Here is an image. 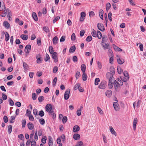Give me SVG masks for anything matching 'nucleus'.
I'll list each match as a JSON object with an SVG mask.
<instances>
[{
	"label": "nucleus",
	"mask_w": 146,
	"mask_h": 146,
	"mask_svg": "<svg viewBox=\"0 0 146 146\" xmlns=\"http://www.w3.org/2000/svg\"><path fill=\"white\" fill-rule=\"evenodd\" d=\"M97 109L100 114L102 115H103L104 113L102 109L99 107H97Z\"/></svg>",
	"instance_id": "nucleus-37"
},
{
	"label": "nucleus",
	"mask_w": 146,
	"mask_h": 146,
	"mask_svg": "<svg viewBox=\"0 0 146 146\" xmlns=\"http://www.w3.org/2000/svg\"><path fill=\"white\" fill-rule=\"evenodd\" d=\"M52 106L51 104H48L45 106V110L48 112L50 115L52 116L54 118L56 117V114L54 113L53 111L52 110Z\"/></svg>",
	"instance_id": "nucleus-1"
},
{
	"label": "nucleus",
	"mask_w": 146,
	"mask_h": 146,
	"mask_svg": "<svg viewBox=\"0 0 146 146\" xmlns=\"http://www.w3.org/2000/svg\"><path fill=\"white\" fill-rule=\"evenodd\" d=\"M44 97L42 96H39L38 98V101L40 102H41L44 100Z\"/></svg>",
	"instance_id": "nucleus-45"
},
{
	"label": "nucleus",
	"mask_w": 146,
	"mask_h": 146,
	"mask_svg": "<svg viewBox=\"0 0 146 146\" xmlns=\"http://www.w3.org/2000/svg\"><path fill=\"white\" fill-rule=\"evenodd\" d=\"M80 86V83H78L76 84L74 87V90H76L77 89H78L79 87Z\"/></svg>",
	"instance_id": "nucleus-30"
},
{
	"label": "nucleus",
	"mask_w": 146,
	"mask_h": 146,
	"mask_svg": "<svg viewBox=\"0 0 146 146\" xmlns=\"http://www.w3.org/2000/svg\"><path fill=\"white\" fill-rule=\"evenodd\" d=\"M46 136H44L41 139V141L43 143H46Z\"/></svg>",
	"instance_id": "nucleus-40"
},
{
	"label": "nucleus",
	"mask_w": 146,
	"mask_h": 146,
	"mask_svg": "<svg viewBox=\"0 0 146 146\" xmlns=\"http://www.w3.org/2000/svg\"><path fill=\"white\" fill-rule=\"evenodd\" d=\"M97 27L98 29L101 31H104L105 30V29L103 25L101 23H99L98 24Z\"/></svg>",
	"instance_id": "nucleus-6"
},
{
	"label": "nucleus",
	"mask_w": 146,
	"mask_h": 146,
	"mask_svg": "<svg viewBox=\"0 0 146 146\" xmlns=\"http://www.w3.org/2000/svg\"><path fill=\"white\" fill-rule=\"evenodd\" d=\"M111 7V4L109 3H107L106 5V9L107 11H108Z\"/></svg>",
	"instance_id": "nucleus-38"
},
{
	"label": "nucleus",
	"mask_w": 146,
	"mask_h": 146,
	"mask_svg": "<svg viewBox=\"0 0 146 146\" xmlns=\"http://www.w3.org/2000/svg\"><path fill=\"white\" fill-rule=\"evenodd\" d=\"M6 12H7L8 13L7 14V16L9 20H10L11 18V16H12L11 12L8 9H7Z\"/></svg>",
	"instance_id": "nucleus-21"
},
{
	"label": "nucleus",
	"mask_w": 146,
	"mask_h": 146,
	"mask_svg": "<svg viewBox=\"0 0 146 146\" xmlns=\"http://www.w3.org/2000/svg\"><path fill=\"white\" fill-rule=\"evenodd\" d=\"M113 105L114 109L115 111H118L119 110V108L117 102H114L113 103Z\"/></svg>",
	"instance_id": "nucleus-8"
},
{
	"label": "nucleus",
	"mask_w": 146,
	"mask_h": 146,
	"mask_svg": "<svg viewBox=\"0 0 146 146\" xmlns=\"http://www.w3.org/2000/svg\"><path fill=\"white\" fill-rule=\"evenodd\" d=\"M103 10L102 9H100L99 12V14L100 18L102 20L103 19Z\"/></svg>",
	"instance_id": "nucleus-16"
},
{
	"label": "nucleus",
	"mask_w": 146,
	"mask_h": 146,
	"mask_svg": "<svg viewBox=\"0 0 146 146\" xmlns=\"http://www.w3.org/2000/svg\"><path fill=\"white\" fill-rule=\"evenodd\" d=\"M107 82L105 81H102L98 86V88L101 89H104L106 86Z\"/></svg>",
	"instance_id": "nucleus-3"
},
{
	"label": "nucleus",
	"mask_w": 146,
	"mask_h": 146,
	"mask_svg": "<svg viewBox=\"0 0 146 146\" xmlns=\"http://www.w3.org/2000/svg\"><path fill=\"white\" fill-rule=\"evenodd\" d=\"M100 81L99 78H97L95 79V84L96 85H97L98 84V82Z\"/></svg>",
	"instance_id": "nucleus-57"
},
{
	"label": "nucleus",
	"mask_w": 146,
	"mask_h": 146,
	"mask_svg": "<svg viewBox=\"0 0 146 146\" xmlns=\"http://www.w3.org/2000/svg\"><path fill=\"white\" fill-rule=\"evenodd\" d=\"M57 55V53L56 52H54L52 55V58L54 60L55 62H56L58 61V59Z\"/></svg>",
	"instance_id": "nucleus-5"
},
{
	"label": "nucleus",
	"mask_w": 146,
	"mask_h": 146,
	"mask_svg": "<svg viewBox=\"0 0 146 146\" xmlns=\"http://www.w3.org/2000/svg\"><path fill=\"white\" fill-rule=\"evenodd\" d=\"M48 139L49 140L48 145L49 146H52L53 145L52 139L50 136H48Z\"/></svg>",
	"instance_id": "nucleus-13"
},
{
	"label": "nucleus",
	"mask_w": 146,
	"mask_h": 146,
	"mask_svg": "<svg viewBox=\"0 0 146 146\" xmlns=\"http://www.w3.org/2000/svg\"><path fill=\"white\" fill-rule=\"evenodd\" d=\"M92 39V36H88L86 38V40L88 42H90Z\"/></svg>",
	"instance_id": "nucleus-55"
},
{
	"label": "nucleus",
	"mask_w": 146,
	"mask_h": 146,
	"mask_svg": "<svg viewBox=\"0 0 146 146\" xmlns=\"http://www.w3.org/2000/svg\"><path fill=\"white\" fill-rule=\"evenodd\" d=\"M27 126L28 128L30 130L32 129L34 127L33 124L31 122H29L28 123Z\"/></svg>",
	"instance_id": "nucleus-22"
},
{
	"label": "nucleus",
	"mask_w": 146,
	"mask_h": 146,
	"mask_svg": "<svg viewBox=\"0 0 146 146\" xmlns=\"http://www.w3.org/2000/svg\"><path fill=\"white\" fill-rule=\"evenodd\" d=\"M36 59V62L37 63L39 64L42 62V59L41 58V57H39Z\"/></svg>",
	"instance_id": "nucleus-39"
},
{
	"label": "nucleus",
	"mask_w": 146,
	"mask_h": 146,
	"mask_svg": "<svg viewBox=\"0 0 146 146\" xmlns=\"http://www.w3.org/2000/svg\"><path fill=\"white\" fill-rule=\"evenodd\" d=\"M9 104L11 105V106H13L14 105V102L11 98L9 99Z\"/></svg>",
	"instance_id": "nucleus-60"
},
{
	"label": "nucleus",
	"mask_w": 146,
	"mask_h": 146,
	"mask_svg": "<svg viewBox=\"0 0 146 146\" xmlns=\"http://www.w3.org/2000/svg\"><path fill=\"white\" fill-rule=\"evenodd\" d=\"M112 93V91L111 90H109L106 92L105 94L107 96L110 97L111 96Z\"/></svg>",
	"instance_id": "nucleus-14"
},
{
	"label": "nucleus",
	"mask_w": 146,
	"mask_h": 146,
	"mask_svg": "<svg viewBox=\"0 0 146 146\" xmlns=\"http://www.w3.org/2000/svg\"><path fill=\"white\" fill-rule=\"evenodd\" d=\"M108 54L109 56H113V52L110 49H109L108 51Z\"/></svg>",
	"instance_id": "nucleus-41"
},
{
	"label": "nucleus",
	"mask_w": 146,
	"mask_h": 146,
	"mask_svg": "<svg viewBox=\"0 0 146 146\" xmlns=\"http://www.w3.org/2000/svg\"><path fill=\"white\" fill-rule=\"evenodd\" d=\"M31 46L30 44L27 45L25 47V52L26 53H29V51L31 50Z\"/></svg>",
	"instance_id": "nucleus-9"
},
{
	"label": "nucleus",
	"mask_w": 146,
	"mask_h": 146,
	"mask_svg": "<svg viewBox=\"0 0 146 146\" xmlns=\"http://www.w3.org/2000/svg\"><path fill=\"white\" fill-rule=\"evenodd\" d=\"M39 121L41 125H44L45 123V121L43 118H41L39 119Z\"/></svg>",
	"instance_id": "nucleus-56"
},
{
	"label": "nucleus",
	"mask_w": 146,
	"mask_h": 146,
	"mask_svg": "<svg viewBox=\"0 0 146 146\" xmlns=\"http://www.w3.org/2000/svg\"><path fill=\"white\" fill-rule=\"evenodd\" d=\"M70 92V90L69 89H67L64 95V99L65 100H67L69 98Z\"/></svg>",
	"instance_id": "nucleus-4"
},
{
	"label": "nucleus",
	"mask_w": 146,
	"mask_h": 146,
	"mask_svg": "<svg viewBox=\"0 0 146 146\" xmlns=\"http://www.w3.org/2000/svg\"><path fill=\"white\" fill-rule=\"evenodd\" d=\"M32 97L33 100H35L37 98L36 94L35 93H33L32 94Z\"/></svg>",
	"instance_id": "nucleus-35"
},
{
	"label": "nucleus",
	"mask_w": 146,
	"mask_h": 146,
	"mask_svg": "<svg viewBox=\"0 0 146 146\" xmlns=\"http://www.w3.org/2000/svg\"><path fill=\"white\" fill-rule=\"evenodd\" d=\"M90 17H94L95 15V13L93 11H91L89 13Z\"/></svg>",
	"instance_id": "nucleus-53"
},
{
	"label": "nucleus",
	"mask_w": 146,
	"mask_h": 146,
	"mask_svg": "<svg viewBox=\"0 0 146 146\" xmlns=\"http://www.w3.org/2000/svg\"><path fill=\"white\" fill-rule=\"evenodd\" d=\"M26 123V121L25 119H23L22 121V128H24L25 126Z\"/></svg>",
	"instance_id": "nucleus-46"
},
{
	"label": "nucleus",
	"mask_w": 146,
	"mask_h": 146,
	"mask_svg": "<svg viewBox=\"0 0 146 146\" xmlns=\"http://www.w3.org/2000/svg\"><path fill=\"white\" fill-rule=\"evenodd\" d=\"M37 43L38 46L41 44V39L40 38H38L37 40Z\"/></svg>",
	"instance_id": "nucleus-52"
},
{
	"label": "nucleus",
	"mask_w": 146,
	"mask_h": 146,
	"mask_svg": "<svg viewBox=\"0 0 146 146\" xmlns=\"http://www.w3.org/2000/svg\"><path fill=\"white\" fill-rule=\"evenodd\" d=\"M83 142L82 141H80L78 142L76 144V145L77 146H82L83 145Z\"/></svg>",
	"instance_id": "nucleus-64"
},
{
	"label": "nucleus",
	"mask_w": 146,
	"mask_h": 146,
	"mask_svg": "<svg viewBox=\"0 0 146 146\" xmlns=\"http://www.w3.org/2000/svg\"><path fill=\"white\" fill-rule=\"evenodd\" d=\"M50 59V58L48 54L46 53V55L45 58L44 59V60L46 62L47 61Z\"/></svg>",
	"instance_id": "nucleus-54"
},
{
	"label": "nucleus",
	"mask_w": 146,
	"mask_h": 146,
	"mask_svg": "<svg viewBox=\"0 0 146 146\" xmlns=\"http://www.w3.org/2000/svg\"><path fill=\"white\" fill-rule=\"evenodd\" d=\"M120 78L121 80L125 82H126L129 79V78L123 77H120Z\"/></svg>",
	"instance_id": "nucleus-34"
},
{
	"label": "nucleus",
	"mask_w": 146,
	"mask_h": 146,
	"mask_svg": "<svg viewBox=\"0 0 146 146\" xmlns=\"http://www.w3.org/2000/svg\"><path fill=\"white\" fill-rule=\"evenodd\" d=\"M102 34L99 31H97V36L98 38L100 39L102 38Z\"/></svg>",
	"instance_id": "nucleus-32"
},
{
	"label": "nucleus",
	"mask_w": 146,
	"mask_h": 146,
	"mask_svg": "<svg viewBox=\"0 0 146 146\" xmlns=\"http://www.w3.org/2000/svg\"><path fill=\"white\" fill-rule=\"evenodd\" d=\"M12 126L11 125H9L8 126V133L9 134H10L11 133L12 131Z\"/></svg>",
	"instance_id": "nucleus-31"
},
{
	"label": "nucleus",
	"mask_w": 146,
	"mask_h": 146,
	"mask_svg": "<svg viewBox=\"0 0 146 146\" xmlns=\"http://www.w3.org/2000/svg\"><path fill=\"white\" fill-rule=\"evenodd\" d=\"M28 116L29 117V119L32 121H33L34 120V118L33 117V115L32 114L29 115Z\"/></svg>",
	"instance_id": "nucleus-47"
},
{
	"label": "nucleus",
	"mask_w": 146,
	"mask_h": 146,
	"mask_svg": "<svg viewBox=\"0 0 146 146\" xmlns=\"http://www.w3.org/2000/svg\"><path fill=\"white\" fill-rule=\"evenodd\" d=\"M81 68L82 70V72H85L86 69V66L85 64H82L81 65Z\"/></svg>",
	"instance_id": "nucleus-24"
},
{
	"label": "nucleus",
	"mask_w": 146,
	"mask_h": 146,
	"mask_svg": "<svg viewBox=\"0 0 146 146\" xmlns=\"http://www.w3.org/2000/svg\"><path fill=\"white\" fill-rule=\"evenodd\" d=\"M20 37L24 40H27L28 38V36L27 35L22 34L21 35Z\"/></svg>",
	"instance_id": "nucleus-23"
},
{
	"label": "nucleus",
	"mask_w": 146,
	"mask_h": 146,
	"mask_svg": "<svg viewBox=\"0 0 146 146\" xmlns=\"http://www.w3.org/2000/svg\"><path fill=\"white\" fill-rule=\"evenodd\" d=\"M115 89L116 91L117 90L118 88L120 86L119 82H117L116 80H114L113 82Z\"/></svg>",
	"instance_id": "nucleus-7"
},
{
	"label": "nucleus",
	"mask_w": 146,
	"mask_h": 146,
	"mask_svg": "<svg viewBox=\"0 0 146 146\" xmlns=\"http://www.w3.org/2000/svg\"><path fill=\"white\" fill-rule=\"evenodd\" d=\"M67 120V118L66 116H64L63 117L62 121L63 123H65L66 122Z\"/></svg>",
	"instance_id": "nucleus-62"
},
{
	"label": "nucleus",
	"mask_w": 146,
	"mask_h": 146,
	"mask_svg": "<svg viewBox=\"0 0 146 146\" xmlns=\"http://www.w3.org/2000/svg\"><path fill=\"white\" fill-rule=\"evenodd\" d=\"M58 39V37L56 36L54 37L52 39V41L54 44H56L57 43Z\"/></svg>",
	"instance_id": "nucleus-25"
},
{
	"label": "nucleus",
	"mask_w": 146,
	"mask_h": 146,
	"mask_svg": "<svg viewBox=\"0 0 146 146\" xmlns=\"http://www.w3.org/2000/svg\"><path fill=\"white\" fill-rule=\"evenodd\" d=\"M102 45L104 50H106V49L109 48L108 47V45H109V44H102Z\"/></svg>",
	"instance_id": "nucleus-43"
},
{
	"label": "nucleus",
	"mask_w": 146,
	"mask_h": 146,
	"mask_svg": "<svg viewBox=\"0 0 146 146\" xmlns=\"http://www.w3.org/2000/svg\"><path fill=\"white\" fill-rule=\"evenodd\" d=\"M32 15L33 18L36 21L38 20V18L36 13L35 12H33L32 13Z\"/></svg>",
	"instance_id": "nucleus-17"
},
{
	"label": "nucleus",
	"mask_w": 146,
	"mask_h": 146,
	"mask_svg": "<svg viewBox=\"0 0 146 146\" xmlns=\"http://www.w3.org/2000/svg\"><path fill=\"white\" fill-rule=\"evenodd\" d=\"M123 75L125 77L129 78V75L128 73L127 72V71H125L123 72Z\"/></svg>",
	"instance_id": "nucleus-36"
},
{
	"label": "nucleus",
	"mask_w": 146,
	"mask_h": 146,
	"mask_svg": "<svg viewBox=\"0 0 146 146\" xmlns=\"http://www.w3.org/2000/svg\"><path fill=\"white\" fill-rule=\"evenodd\" d=\"M110 131L111 132V133L115 135V136H116L117 135V134L115 131L114 130V129L111 126L110 127Z\"/></svg>",
	"instance_id": "nucleus-18"
},
{
	"label": "nucleus",
	"mask_w": 146,
	"mask_h": 146,
	"mask_svg": "<svg viewBox=\"0 0 146 146\" xmlns=\"http://www.w3.org/2000/svg\"><path fill=\"white\" fill-rule=\"evenodd\" d=\"M92 35L94 37H96L97 36L96 31L94 29H93L92 31Z\"/></svg>",
	"instance_id": "nucleus-33"
},
{
	"label": "nucleus",
	"mask_w": 146,
	"mask_h": 146,
	"mask_svg": "<svg viewBox=\"0 0 146 146\" xmlns=\"http://www.w3.org/2000/svg\"><path fill=\"white\" fill-rule=\"evenodd\" d=\"M43 30L46 33H48L49 32L48 28L46 27H43Z\"/></svg>",
	"instance_id": "nucleus-49"
},
{
	"label": "nucleus",
	"mask_w": 146,
	"mask_h": 146,
	"mask_svg": "<svg viewBox=\"0 0 146 146\" xmlns=\"http://www.w3.org/2000/svg\"><path fill=\"white\" fill-rule=\"evenodd\" d=\"M113 81H109L108 83V87L109 88L111 89L112 88L113 86Z\"/></svg>",
	"instance_id": "nucleus-29"
},
{
	"label": "nucleus",
	"mask_w": 146,
	"mask_h": 146,
	"mask_svg": "<svg viewBox=\"0 0 146 146\" xmlns=\"http://www.w3.org/2000/svg\"><path fill=\"white\" fill-rule=\"evenodd\" d=\"M3 120L4 121L5 123H7L8 121V119L7 117L5 115L3 117Z\"/></svg>",
	"instance_id": "nucleus-61"
},
{
	"label": "nucleus",
	"mask_w": 146,
	"mask_h": 146,
	"mask_svg": "<svg viewBox=\"0 0 146 146\" xmlns=\"http://www.w3.org/2000/svg\"><path fill=\"white\" fill-rule=\"evenodd\" d=\"M137 122V118H135L133 123V129L134 130H135L136 128V124Z\"/></svg>",
	"instance_id": "nucleus-12"
},
{
	"label": "nucleus",
	"mask_w": 146,
	"mask_h": 146,
	"mask_svg": "<svg viewBox=\"0 0 146 146\" xmlns=\"http://www.w3.org/2000/svg\"><path fill=\"white\" fill-rule=\"evenodd\" d=\"M117 60L118 64H123L124 62L123 59L119 58H117Z\"/></svg>",
	"instance_id": "nucleus-20"
},
{
	"label": "nucleus",
	"mask_w": 146,
	"mask_h": 146,
	"mask_svg": "<svg viewBox=\"0 0 146 146\" xmlns=\"http://www.w3.org/2000/svg\"><path fill=\"white\" fill-rule=\"evenodd\" d=\"M110 69L111 72V74H113V75H114L115 74L114 68L113 67L111 66L110 68Z\"/></svg>",
	"instance_id": "nucleus-44"
},
{
	"label": "nucleus",
	"mask_w": 146,
	"mask_h": 146,
	"mask_svg": "<svg viewBox=\"0 0 146 146\" xmlns=\"http://www.w3.org/2000/svg\"><path fill=\"white\" fill-rule=\"evenodd\" d=\"M38 115L42 117L44 115V113L43 111L41 110L39 111Z\"/></svg>",
	"instance_id": "nucleus-63"
},
{
	"label": "nucleus",
	"mask_w": 146,
	"mask_h": 146,
	"mask_svg": "<svg viewBox=\"0 0 146 146\" xmlns=\"http://www.w3.org/2000/svg\"><path fill=\"white\" fill-rule=\"evenodd\" d=\"M80 137V135L78 134H75L73 135V138L76 140H79Z\"/></svg>",
	"instance_id": "nucleus-10"
},
{
	"label": "nucleus",
	"mask_w": 146,
	"mask_h": 146,
	"mask_svg": "<svg viewBox=\"0 0 146 146\" xmlns=\"http://www.w3.org/2000/svg\"><path fill=\"white\" fill-rule=\"evenodd\" d=\"M3 34H4L5 35V40L6 41H8L9 39V33H8V32H3Z\"/></svg>",
	"instance_id": "nucleus-11"
},
{
	"label": "nucleus",
	"mask_w": 146,
	"mask_h": 146,
	"mask_svg": "<svg viewBox=\"0 0 146 146\" xmlns=\"http://www.w3.org/2000/svg\"><path fill=\"white\" fill-rule=\"evenodd\" d=\"M3 25L7 29H9L10 27V24L7 21H4L3 23Z\"/></svg>",
	"instance_id": "nucleus-19"
},
{
	"label": "nucleus",
	"mask_w": 146,
	"mask_h": 146,
	"mask_svg": "<svg viewBox=\"0 0 146 146\" xmlns=\"http://www.w3.org/2000/svg\"><path fill=\"white\" fill-rule=\"evenodd\" d=\"M15 116H11V120L10 121V123H13L14 121V119H15Z\"/></svg>",
	"instance_id": "nucleus-50"
},
{
	"label": "nucleus",
	"mask_w": 146,
	"mask_h": 146,
	"mask_svg": "<svg viewBox=\"0 0 146 146\" xmlns=\"http://www.w3.org/2000/svg\"><path fill=\"white\" fill-rule=\"evenodd\" d=\"M58 70V68L56 66H54L53 69V72L54 73H55L57 72Z\"/></svg>",
	"instance_id": "nucleus-59"
},
{
	"label": "nucleus",
	"mask_w": 146,
	"mask_h": 146,
	"mask_svg": "<svg viewBox=\"0 0 146 146\" xmlns=\"http://www.w3.org/2000/svg\"><path fill=\"white\" fill-rule=\"evenodd\" d=\"M76 50V47L75 46H73L71 47L69 50L70 53H73Z\"/></svg>",
	"instance_id": "nucleus-28"
},
{
	"label": "nucleus",
	"mask_w": 146,
	"mask_h": 146,
	"mask_svg": "<svg viewBox=\"0 0 146 146\" xmlns=\"http://www.w3.org/2000/svg\"><path fill=\"white\" fill-rule=\"evenodd\" d=\"M87 78V76L85 72H83L82 75V80L83 81H86Z\"/></svg>",
	"instance_id": "nucleus-26"
},
{
	"label": "nucleus",
	"mask_w": 146,
	"mask_h": 146,
	"mask_svg": "<svg viewBox=\"0 0 146 146\" xmlns=\"http://www.w3.org/2000/svg\"><path fill=\"white\" fill-rule=\"evenodd\" d=\"M49 50L50 53L51 54H52L54 52H53V47L51 46H49Z\"/></svg>",
	"instance_id": "nucleus-48"
},
{
	"label": "nucleus",
	"mask_w": 146,
	"mask_h": 146,
	"mask_svg": "<svg viewBox=\"0 0 146 146\" xmlns=\"http://www.w3.org/2000/svg\"><path fill=\"white\" fill-rule=\"evenodd\" d=\"M23 65L24 70H27V68L29 67L28 65L25 62H23Z\"/></svg>",
	"instance_id": "nucleus-27"
},
{
	"label": "nucleus",
	"mask_w": 146,
	"mask_h": 146,
	"mask_svg": "<svg viewBox=\"0 0 146 146\" xmlns=\"http://www.w3.org/2000/svg\"><path fill=\"white\" fill-rule=\"evenodd\" d=\"M113 74L110 72H108L106 74V78L109 81H113L114 78L113 77Z\"/></svg>",
	"instance_id": "nucleus-2"
},
{
	"label": "nucleus",
	"mask_w": 146,
	"mask_h": 146,
	"mask_svg": "<svg viewBox=\"0 0 146 146\" xmlns=\"http://www.w3.org/2000/svg\"><path fill=\"white\" fill-rule=\"evenodd\" d=\"M75 38H76L75 35L74 33H73L71 35V39L73 41H74L75 40Z\"/></svg>",
	"instance_id": "nucleus-58"
},
{
	"label": "nucleus",
	"mask_w": 146,
	"mask_h": 146,
	"mask_svg": "<svg viewBox=\"0 0 146 146\" xmlns=\"http://www.w3.org/2000/svg\"><path fill=\"white\" fill-rule=\"evenodd\" d=\"M57 81V78L56 77L54 78V80H53V82H52L53 86H55Z\"/></svg>",
	"instance_id": "nucleus-51"
},
{
	"label": "nucleus",
	"mask_w": 146,
	"mask_h": 146,
	"mask_svg": "<svg viewBox=\"0 0 146 146\" xmlns=\"http://www.w3.org/2000/svg\"><path fill=\"white\" fill-rule=\"evenodd\" d=\"M80 74L79 71H77L76 74V79H78L80 76Z\"/></svg>",
	"instance_id": "nucleus-42"
},
{
	"label": "nucleus",
	"mask_w": 146,
	"mask_h": 146,
	"mask_svg": "<svg viewBox=\"0 0 146 146\" xmlns=\"http://www.w3.org/2000/svg\"><path fill=\"white\" fill-rule=\"evenodd\" d=\"M80 130V127L78 125H76L74 126L73 128V131L74 132L78 131Z\"/></svg>",
	"instance_id": "nucleus-15"
}]
</instances>
